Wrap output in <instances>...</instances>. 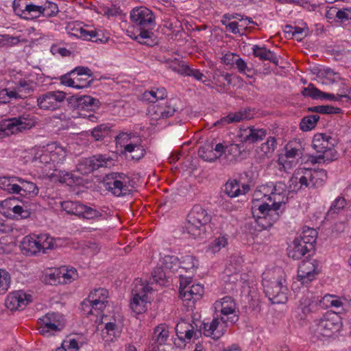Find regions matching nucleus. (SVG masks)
<instances>
[{
    "instance_id": "obj_9",
    "label": "nucleus",
    "mask_w": 351,
    "mask_h": 351,
    "mask_svg": "<svg viewBox=\"0 0 351 351\" xmlns=\"http://www.w3.org/2000/svg\"><path fill=\"white\" fill-rule=\"evenodd\" d=\"M116 141L123 147V152L127 158L139 160L145 156L146 151L139 136L132 132H121L116 137Z\"/></svg>"
},
{
    "instance_id": "obj_14",
    "label": "nucleus",
    "mask_w": 351,
    "mask_h": 351,
    "mask_svg": "<svg viewBox=\"0 0 351 351\" xmlns=\"http://www.w3.org/2000/svg\"><path fill=\"white\" fill-rule=\"evenodd\" d=\"M228 323L219 314L215 315L213 319L204 321L199 331L206 337H210L214 340L219 339L227 331Z\"/></svg>"
},
{
    "instance_id": "obj_63",
    "label": "nucleus",
    "mask_w": 351,
    "mask_h": 351,
    "mask_svg": "<svg viewBox=\"0 0 351 351\" xmlns=\"http://www.w3.org/2000/svg\"><path fill=\"white\" fill-rule=\"evenodd\" d=\"M108 297V291L104 288L95 289L88 295V300L90 302H97L100 300H107Z\"/></svg>"
},
{
    "instance_id": "obj_11",
    "label": "nucleus",
    "mask_w": 351,
    "mask_h": 351,
    "mask_svg": "<svg viewBox=\"0 0 351 351\" xmlns=\"http://www.w3.org/2000/svg\"><path fill=\"white\" fill-rule=\"evenodd\" d=\"M303 148L301 143L297 141H290L285 146V153L280 155L277 161L278 169L285 172H289L295 167L298 160L303 155Z\"/></svg>"
},
{
    "instance_id": "obj_61",
    "label": "nucleus",
    "mask_w": 351,
    "mask_h": 351,
    "mask_svg": "<svg viewBox=\"0 0 351 351\" xmlns=\"http://www.w3.org/2000/svg\"><path fill=\"white\" fill-rule=\"evenodd\" d=\"M11 283V276L8 271L0 269V295L5 293Z\"/></svg>"
},
{
    "instance_id": "obj_27",
    "label": "nucleus",
    "mask_w": 351,
    "mask_h": 351,
    "mask_svg": "<svg viewBox=\"0 0 351 351\" xmlns=\"http://www.w3.org/2000/svg\"><path fill=\"white\" fill-rule=\"evenodd\" d=\"M276 139L274 136H269L267 141L256 149L255 158L259 163L265 161V159L269 158L276 148Z\"/></svg>"
},
{
    "instance_id": "obj_55",
    "label": "nucleus",
    "mask_w": 351,
    "mask_h": 351,
    "mask_svg": "<svg viewBox=\"0 0 351 351\" xmlns=\"http://www.w3.org/2000/svg\"><path fill=\"white\" fill-rule=\"evenodd\" d=\"M308 111L323 114H339L341 110L330 105L315 106L308 108Z\"/></svg>"
},
{
    "instance_id": "obj_53",
    "label": "nucleus",
    "mask_w": 351,
    "mask_h": 351,
    "mask_svg": "<svg viewBox=\"0 0 351 351\" xmlns=\"http://www.w3.org/2000/svg\"><path fill=\"white\" fill-rule=\"evenodd\" d=\"M61 207L68 214L80 216L83 209V204L77 202L64 201L61 203Z\"/></svg>"
},
{
    "instance_id": "obj_54",
    "label": "nucleus",
    "mask_w": 351,
    "mask_h": 351,
    "mask_svg": "<svg viewBox=\"0 0 351 351\" xmlns=\"http://www.w3.org/2000/svg\"><path fill=\"white\" fill-rule=\"evenodd\" d=\"M103 335L106 334L107 340L111 341L116 339L121 335V330L115 322H108L106 324L105 328L102 330Z\"/></svg>"
},
{
    "instance_id": "obj_31",
    "label": "nucleus",
    "mask_w": 351,
    "mask_h": 351,
    "mask_svg": "<svg viewBox=\"0 0 351 351\" xmlns=\"http://www.w3.org/2000/svg\"><path fill=\"white\" fill-rule=\"evenodd\" d=\"M346 300L336 295L326 294L319 300V304L323 308H335L338 310L337 313L344 311V306Z\"/></svg>"
},
{
    "instance_id": "obj_26",
    "label": "nucleus",
    "mask_w": 351,
    "mask_h": 351,
    "mask_svg": "<svg viewBox=\"0 0 351 351\" xmlns=\"http://www.w3.org/2000/svg\"><path fill=\"white\" fill-rule=\"evenodd\" d=\"M204 293V287L199 283H193L191 287H189L185 291L181 292L179 295L183 302H185L186 306L188 307H193L195 302L199 300Z\"/></svg>"
},
{
    "instance_id": "obj_36",
    "label": "nucleus",
    "mask_w": 351,
    "mask_h": 351,
    "mask_svg": "<svg viewBox=\"0 0 351 351\" xmlns=\"http://www.w3.org/2000/svg\"><path fill=\"white\" fill-rule=\"evenodd\" d=\"M252 54L261 60H268L276 66L278 65L279 60L276 54L264 46L254 45Z\"/></svg>"
},
{
    "instance_id": "obj_22",
    "label": "nucleus",
    "mask_w": 351,
    "mask_h": 351,
    "mask_svg": "<svg viewBox=\"0 0 351 351\" xmlns=\"http://www.w3.org/2000/svg\"><path fill=\"white\" fill-rule=\"evenodd\" d=\"M319 274L317 262L304 261L300 265L298 270V278L302 284H308L311 282Z\"/></svg>"
},
{
    "instance_id": "obj_40",
    "label": "nucleus",
    "mask_w": 351,
    "mask_h": 351,
    "mask_svg": "<svg viewBox=\"0 0 351 351\" xmlns=\"http://www.w3.org/2000/svg\"><path fill=\"white\" fill-rule=\"evenodd\" d=\"M166 97V89L163 87H160L153 88L149 91H145L142 95V99L154 104L158 100H163Z\"/></svg>"
},
{
    "instance_id": "obj_15",
    "label": "nucleus",
    "mask_w": 351,
    "mask_h": 351,
    "mask_svg": "<svg viewBox=\"0 0 351 351\" xmlns=\"http://www.w3.org/2000/svg\"><path fill=\"white\" fill-rule=\"evenodd\" d=\"M215 315L219 314L227 322L234 324L239 320V311L234 300L226 296L214 304Z\"/></svg>"
},
{
    "instance_id": "obj_20",
    "label": "nucleus",
    "mask_w": 351,
    "mask_h": 351,
    "mask_svg": "<svg viewBox=\"0 0 351 351\" xmlns=\"http://www.w3.org/2000/svg\"><path fill=\"white\" fill-rule=\"evenodd\" d=\"M275 184L273 183L267 184L265 185L260 186L254 193L253 200L252 202V213L253 217L256 219H258L261 217V215H256L255 212V205H265L267 204V197L273 194L274 192Z\"/></svg>"
},
{
    "instance_id": "obj_5",
    "label": "nucleus",
    "mask_w": 351,
    "mask_h": 351,
    "mask_svg": "<svg viewBox=\"0 0 351 351\" xmlns=\"http://www.w3.org/2000/svg\"><path fill=\"white\" fill-rule=\"evenodd\" d=\"M342 327L341 317L339 313L330 311L315 319L310 325L309 330L313 337L322 340L336 335L341 330Z\"/></svg>"
},
{
    "instance_id": "obj_51",
    "label": "nucleus",
    "mask_w": 351,
    "mask_h": 351,
    "mask_svg": "<svg viewBox=\"0 0 351 351\" xmlns=\"http://www.w3.org/2000/svg\"><path fill=\"white\" fill-rule=\"evenodd\" d=\"M234 68L237 69L240 74L245 75L249 78H252L256 73L254 69L249 66L247 62L240 56L238 58Z\"/></svg>"
},
{
    "instance_id": "obj_43",
    "label": "nucleus",
    "mask_w": 351,
    "mask_h": 351,
    "mask_svg": "<svg viewBox=\"0 0 351 351\" xmlns=\"http://www.w3.org/2000/svg\"><path fill=\"white\" fill-rule=\"evenodd\" d=\"M317 237V232L314 228L304 227L299 237L302 241V243H305L309 248L315 249V243Z\"/></svg>"
},
{
    "instance_id": "obj_49",
    "label": "nucleus",
    "mask_w": 351,
    "mask_h": 351,
    "mask_svg": "<svg viewBox=\"0 0 351 351\" xmlns=\"http://www.w3.org/2000/svg\"><path fill=\"white\" fill-rule=\"evenodd\" d=\"M319 118L318 114H311L304 117L300 121V129L303 132L312 130L317 125Z\"/></svg>"
},
{
    "instance_id": "obj_29",
    "label": "nucleus",
    "mask_w": 351,
    "mask_h": 351,
    "mask_svg": "<svg viewBox=\"0 0 351 351\" xmlns=\"http://www.w3.org/2000/svg\"><path fill=\"white\" fill-rule=\"evenodd\" d=\"M298 311L300 319H305L311 314L317 313L319 311V307L317 301L304 297L300 299Z\"/></svg>"
},
{
    "instance_id": "obj_44",
    "label": "nucleus",
    "mask_w": 351,
    "mask_h": 351,
    "mask_svg": "<svg viewBox=\"0 0 351 351\" xmlns=\"http://www.w3.org/2000/svg\"><path fill=\"white\" fill-rule=\"evenodd\" d=\"M213 80L215 85L221 88L232 83L231 75L219 69L213 71Z\"/></svg>"
},
{
    "instance_id": "obj_42",
    "label": "nucleus",
    "mask_w": 351,
    "mask_h": 351,
    "mask_svg": "<svg viewBox=\"0 0 351 351\" xmlns=\"http://www.w3.org/2000/svg\"><path fill=\"white\" fill-rule=\"evenodd\" d=\"M49 145L53 150L51 153L52 164H62L66 156V149L56 142L50 143Z\"/></svg>"
},
{
    "instance_id": "obj_6",
    "label": "nucleus",
    "mask_w": 351,
    "mask_h": 351,
    "mask_svg": "<svg viewBox=\"0 0 351 351\" xmlns=\"http://www.w3.org/2000/svg\"><path fill=\"white\" fill-rule=\"evenodd\" d=\"M211 215L200 205H195L187 215L184 228L193 237L204 234L206 226L210 222Z\"/></svg>"
},
{
    "instance_id": "obj_17",
    "label": "nucleus",
    "mask_w": 351,
    "mask_h": 351,
    "mask_svg": "<svg viewBox=\"0 0 351 351\" xmlns=\"http://www.w3.org/2000/svg\"><path fill=\"white\" fill-rule=\"evenodd\" d=\"M111 162L112 160L106 155H95L80 160L77 165V170L82 175H87L100 167H107Z\"/></svg>"
},
{
    "instance_id": "obj_46",
    "label": "nucleus",
    "mask_w": 351,
    "mask_h": 351,
    "mask_svg": "<svg viewBox=\"0 0 351 351\" xmlns=\"http://www.w3.org/2000/svg\"><path fill=\"white\" fill-rule=\"evenodd\" d=\"M162 267L169 272H175L180 268V263L178 258L176 256L167 255L165 256L162 261Z\"/></svg>"
},
{
    "instance_id": "obj_56",
    "label": "nucleus",
    "mask_w": 351,
    "mask_h": 351,
    "mask_svg": "<svg viewBox=\"0 0 351 351\" xmlns=\"http://www.w3.org/2000/svg\"><path fill=\"white\" fill-rule=\"evenodd\" d=\"M228 237L227 234H221L216 238L208 246V249L213 252H219L228 245Z\"/></svg>"
},
{
    "instance_id": "obj_37",
    "label": "nucleus",
    "mask_w": 351,
    "mask_h": 351,
    "mask_svg": "<svg viewBox=\"0 0 351 351\" xmlns=\"http://www.w3.org/2000/svg\"><path fill=\"white\" fill-rule=\"evenodd\" d=\"M249 190L247 184H243L241 189L239 182L236 180H228L224 186V193L231 198L245 194Z\"/></svg>"
},
{
    "instance_id": "obj_52",
    "label": "nucleus",
    "mask_w": 351,
    "mask_h": 351,
    "mask_svg": "<svg viewBox=\"0 0 351 351\" xmlns=\"http://www.w3.org/2000/svg\"><path fill=\"white\" fill-rule=\"evenodd\" d=\"M60 276L58 279L59 284L71 283L77 277V271L74 268L67 269L62 267L60 269Z\"/></svg>"
},
{
    "instance_id": "obj_38",
    "label": "nucleus",
    "mask_w": 351,
    "mask_h": 351,
    "mask_svg": "<svg viewBox=\"0 0 351 351\" xmlns=\"http://www.w3.org/2000/svg\"><path fill=\"white\" fill-rule=\"evenodd\" d=\"M18 182L19 186L18 194L28 198L34 197L38 195L39 189L34 182L27 181L21 178H19Z\"/></svg>"
},
{
    "instance_id": "obj_3",
    "label": "nucleus",
    "mask_w": 351,
    "mask_h": 351,
    "mask_svg": "<svg viewBox=\"0 0 351 351\" xmlns=\"http://www.w3.org/2000/svg\"><path fill=\"white\" fill-rule=\"evenodd\" d=\"M327 172L323 169L298 168L290 178L289 187L298 191L322 186L327 180Z\"/></svg>"
},
{
    "instance_id": "obj_28",
    "label": "nucleus",
    "mask_w": 351,
    "mask_h": 351,
    "mask_svg": "<svg viewBox=\"0 0 351 351\" xmlns=\"http://www.w3.org/2000/svg\"><path fill=\"white\" fill-rule=\"evenodd\" d=\"M171 68L182 75L193 77L198 81H202L204 77V74L199 69L190 67L184 61L175 60L171 64Z\"/></svg>"
},
{
    "instance_id": "obj_30",
    "label": "nucleus",
    "mask_w": 351,
    "mask_h": 351,
    "mask_svg": "<svg viewBox=\"0 0 351 351\" xmlns=\"http://www.w3.org/2000/svg\"><path fill=\"white\" fill-rule=\"evenodd\" d=\"M266 135V130L250 126L241 130L240 137L245 143H254L263 140Z\"/></svg>"
},
{
    "instance_id": "obj_35",
    "label": "nucleus",
    "mask_w": 351,
    "mask_h": 351,
    "mask_svg": "<svg viewBox=\"0 0 351 351\" xmlns=\"http://www.w3.org/2000/svg\"><path fill=\"white\" fill-rule=\"evenodd\" d=\"M313 248H309L305 243H302V241L298 238H295L293 242V247L289 250L288 254L293 259H301L306 254L313 251Z\"/></svg>"
},
{
    "instance_id": "obj_47",
    "label": "nucleus",
    "mask_w": 351,
    "mask_h": 351,
    "mask_svg": "<svg viewBox=\"0 0 351 351\" xmlns=\"http://www.w3.org/2000/svg\"><path fill=\"white\" fill-rule=\"evenodd\" d=\"M317 76L323 79L322 83L326 84L337 82L341 79L339 73H336L329 68L319 70Z\"/></svg>"
},
{
    "instance_id": "obj_34",
    "label": "nucleus",
    "mask_w": 351,
    "mask_h": 351,
    "mask_svg": "<svg viewBox=\"0 0 351 351\" xmlns=\"http://www.w3.org/2000/svg\"><path fill=\"white\" fill-rule=\"evenodd\" d=\"M75 85L76 88H83L90 86L93 81V73L90 69L84 66L75 68Z\"/></svg>"
},
{
    "instance_id": "obj_59",
    "label": "nucleus",
    "mask_w": 351,
    "mask_h": 351,
    "mask_svg": "<svg viewBox=\"0 0 351 351\" xmlns=\"http://www.w3.org/2000/svg\"><path fill=\"white\" fill-rule=\"evenodd\" d=\"M180 268L184 270L191 271L195 270L197 268L199 262L193 256H185L182 258V261H180Z\"/></svg>"
},
{
    "instance_id": "obj_23",
    "label": "nucleus",
    "mask_w": 351,
    "mask_h": 351,
    "mask_svg": "<svg viewBox=\"0 0 351 351\" xmlns=\"http://www.w3.org/2000/svg\"><path fill=\"white\" fill-rule=\"evenodd\" d=\"M29 295L21 291L12 292L6 297L5 304L11 311L22 310L29 302Z\"/></svg>"
},
{
    "instance_id": "obj_13",
    "label": "nucleus",
    "mask_w": 351,
    "mask_h": 351,
    "mask_svg": "<svg viewBox=\"0 0 351 351\" xmlns=\"http://www.w3.org/2000/svg\"><path fill=\"white\" fill-rule=\"evenodd\" d=\"M37 325L40 334L49 337L63 328V317L58 313H47L38 319Z\"/></svg>"
},
{
    "instance_id": "obj_32",
    "label": "nucleus",
    "mask_w": 351,
    "mask_h": 351,
    "mask_svg": "<svg viewBox=\"0 0 351 351\" xmlns=\"http://www.w3.org/2000/svg\"><path fill=\"white\" fill-rule=\"evenodd\" d=\"M169 337L168 327L165 324H160L154 328L152 340L147 347H156L165 345Z\"/></svg>"
},
{
    "instance_id": "obj_10",
    "label": "nucleus",
    "mask_w": 351,
    "mask_h": 351,
    "mask_svg": "<svg viewBox=\"0 0 351 351\" xmlns=\"http://www.w3.org/2000/svg\"><path fill=\"white\" fill-rule=\"evenodd\" d=\"M152 288L145 284L141 280L136 279L134 287L132 291V298L130 300V308L136 315L145 313L147 309V293L151 292Z\"/></svg>"
},
{
    "instance_id": "obj_41",
    "label": "nucleus",
    "mask_w": 351,
    "mask_h": 351,
    "mask_svg": "<svg viewBox=\"0 0 351 351\" xmlns=\"http://www.w3.org/2000/svg\"><path fill=\"white\" fill-rule=\"evenodd\" d=\"M19 177H0V189L11 194H18Z\"/></svg>"
},
{
    "instance_id": "obj_16",
    "label": "nucleus",
    "mask_w": 351,
    "mask_h": 351,
    "mask_svg": "<svg viewBox=\"0 0 351 351\" xmlns=\"http://www.w3.org/2000/svg\"><path fill=\"white\" fill-rule=\"evenodd\" d=\"M176 102V100L170 99L165 102L151 104L148 108L147 114L155 121L171 117L178 111Z\"/></svg>"
},
{
    "instance_id": "obj_21",
    "label": "nucleus",
    "mask_w": 351,
    "mask_h": 351,
    "mask_svg": "<svg viewBox=\"0 0 351 351\" xmlns=\"http://www.w3.org/2000/svg\"><path fill=\"white\" fill-rule=\"evenodd\" d=\"M14 99H25L33 95L36 83L27 78H20L14 82V86L11 87Z\"/></svg>"
},
{
    "instance_id": "obj_48",
    "label": "nucleus",
    "mask_w": 351,
    "mask_h": 351,
    "mask_svg": "<svg viewBox=\"0 0 351 351\" xmlns=\"http://www.w3.org/2000/svg\"><path fill=\"white\" fill-rule=\"evenodd\" d=\"M198 155L204 161L210 162H214L219 158V156L214 152L213 147L210 144L201 147L198 150Z\"/></svg>"
},
{
    "instance_id": "obj_2",
    "label": "nucleus",
    "mask_w": 351,
    "mask_h": 351,
    "mask_svg": "<svg viewBox=\"0 0 351 351\" xmlns=\"http://www.w3.org/2000/svg\"><path fill=\"white\" fill-rule=\"evenodd\" d=\"M131 20L139 27L140 33L135 36L139 43L153 46L157 43L152 29L155 26V16L152 11L146 7L134 8L130 13Z\"/></svg>"
},
{
    "instance_id": "obj_62",
    "label": "nucleus",
    "mask_w": 351,
    "mask_h": 351,
    "mask_svg": "<svg viewBox=\"0 0 351 351\" xmlns=\"http://www.w3.org/2000/svg\"><path fill=\"white\" fill-rule=\"evenodd\" d=\"M39 243L40 250L43 253L46 252L47 250H51L54 245V239L47 234H38Z\"/></svg>"
},
{
    "instance_id": "obj_58",
    "label": "nucleus",
    "mask_w": 351,
    "mask_h": 351,
    "mask_svg": "<svg viewBox=\"0 0 351 351\" xmlns=\"http://www.w3.org/2000/svg\"><path fill=\"white\" fill-rule=\"evenodd\" d=\"M29 3L28 0H14L13 1V10L14 13L25 19Z\"/></svg>"
},
{
    "instance_id": "obj_60",
    "label": "nucleus",
    "mask_w": 351,
    "mask_h": 351,
    "mask_svg": "<svg viewBox=\"0 0 351 351\" xmlns=\"http://www.w3.org/2000/svg\"><path fill=\"white\" fill-rule=\"evenodd\" d=\"M55 171L56 173H54V176L58 178L60 182L65 183L69 186L76 183L75 177L72 173L66 171H58L57 169Z\"/></svg>"
},
{
    "instance_id": "obj_24",
    "label": "nucleus",
    "mask_w": 351,
    "mask_h": 351,
    "mask_svg": "<svg viewBox=\"0 0 351 351\" xmlns=\"http://www.w3.org/2000/svg\"><path fill=\"white\" fill-rule=\"evenodd\" d=\"M176 332L178 339L182 343L185 341H191L193 337L198 339L201 336V331H199V330H195L194 326L184 320H182L177 324Z\"/></svg>"
},
{
    "instance_id": "obj_8",
    "label": "nucleus",
    "mask_w": 351,
    "mask_h": 351,
    "mask_svg": "<svg viewBox=\"0 0 351 351\" xmlns=\"http://www.w3.org/2000/svg\"><path fill=\"white\" fill-rule=\"evenodd\" d=\"M36 123L35 116L25 112L18 117L3 119L0 121V138L29 130Z\"/></svg>"
},
{
    "instance_id": "obj_19",
    "label": "nucleus",
    "mask_w": 351,
    "mask_h": 351,
    "mask_svg": "<svg viewBox=\"0 0 351 351\" xmlns=\"http://www.w3.org/2000/svg\"><path fill=\"white\" fill-rule=\"evenodd\" d=\"M12 206L11 199H5L3 201L1 202L2 208L8 209L7 211H3V213L7 217L15 218L16 219L28 218L33 210L32 208V205L27 202H23L22 205Z\"/></svg>"
},
{
    "instance_id": "obj_25",
    "label": "nucleus",
    "mask_w": 351,
    "mask_h": 351,
    "mask_svg": "<svg viewBox=\"0 0 351 351\" xmlns=\"http://www.w3.org/2000/svg\"><path fill=\"white\" fill-rule=\"evenodd\" d=\"M254 112L250 108L241 109L238 112H230L215 122V126H225L230 123H238L245 119L253 118Z\"/></svg>"
},
{
    "instance_id": "obj_1",
    "label": "nucleus",
    "mask_w": 351,
    "mask_h": 351,
    "mask_svg": "<svg viewBox=\"0 0 351 351\" xmlns=\"http://www.w3.org/2000/svg\"><path fill=\"white\" fill-rule=\"evenodd\" d=\"M274 192L267 197L268 203L265 205H255L256 215H261L258 219H256L259 230L271 227L280 218L282 210L281 207L288 199L287 195V186L285 183L279 182L275 184Z\"/></svg>"
},
{
    "instance_id": "obj_18",
    "label": "nucleus",
    "mask_w": 351,
    "mask_h": 351,
    "mask_svg": "<svg viewBox=\"0 0 351 351\" xmlns=\"http://www.w3.org/2000/svg\"><path fill=\"white\" fill-rule=\"evenodd\" d=\"M65 97L62 91H49L37 98V104L40 109L54 110L60 106Z\"/></svg>"
},
{
    "instance_id": "obj_39",
    "label": "nucleus",
    "mask_w": 351,
    "mask_h": 351,
    "mask_svg": "<svg viewBox=\"0 0 351 351\" xmlns=\"http://www.w3.org/2000/svg\"><path fill=\"white\" fill-rule=\"evenodd\" d=\"M21 243L23 250L31 254H35L41 251L38 235L34 234L26 236L23 238Z\"/></svg>"
},
{
    "instance_id": "obj_7",
    "label": "nucleus",
    "mask_w": 351,
    "mask_h": 351,
    "mask_svg": "<svg viewBox=\"0 0 351 351\" xmlns=\"http://www.w3.org/2000/svg\"><path fill=\"white\" fill-rule=\"evenodd\" d=\"M337 144L336 138L325 133H317L314 135L312 141V147L321 154L316 158V162H328L334 160L337 157V151L335 149Z\"/></svg>"
},
{
    "instance_id": "obj_57",
    "label": "nucleus",
    "mask_w": 351,
    "mask_h": 351,
    "mask_svg": "<svg viewBox=\"0 0 351 351\" xmlns=\"http://www.w3.org/2000/svg\"><path fill=\"white\" fill-rule=\"evenodd\" d=\"M76 32L79 34H77L80 38L87 40H97V32L93 28H89L88 26L80 27L76 29Z\"/></svg>"
},
{
    "instance_id": "obj_4",
    "label": "nucleus",
    "mask_w": 351,
    "mask_h": 351,
    "mask_svg": "<svg viewBox=\"0 0 351 351\" xmlns=\"http://www.w3.org/2000/svg\"><path fill=\"white\" fill-rule=\"evenodd\" d=\"M264 291L274 304H284L288 299V287L285 272L278 269L263 274Z\"/></svg>"
},
{
    "instance_id": "obj_33",
    "label": "nucleus",
    "mask_w": 351,
    "mask_h": 351,
    "mask_svg": "<svg viewBox=\"0 0 351 351\" xmlns=\"http://www.w3.org/2000/svg\"><path fill=\"white\" fill-rule=\"evenodd\" d=\"M73 106L80 111H94L99 106V101L89 95H82L75 98Z\"/></svg>"
},
{
    "instance_id": "obj_45",
    "label": "nucleus",
    "mask_w": 351,
    "mask_h": 351,
    "mask_svg": "<svg viewBox=\"0 0 351 351\" xmlns=\"http://www.w3.org/2000/svg\"><path fill=\"white\" fill-rule=\"evenodd\" d=\"M53 152L49 144L43 148L38 149L35 153L34 160L44 165L52 163L51 153Z\"/></svg>"
},
{
    "instance_id": "obj_50",
    "label": "nucleus",
    "mask_w": 351,
    "mask_h": 351,
    "mask_svg": "<svg viewBox=\"0 0 351 351\" xmlns=\"http://www.w3.org/2000/svg\"><path fill=\"white\" fill-rule=\"evenodd\" d=\"M42 16L52 18L58 15L59 8L58 5L51 1L45 0L41 3Z\"/></svg>"
},
{
    "instance_id": "obj_64",
    "label": "nucleus",
    "mask_w": 351,
    "mask_h": 351,
    "mask_svg": "<svg viewBox=\"0 0 351 351\" xmlns=\"http://www.w3.org/2000/svg\"><path fill=\"white\" fill-rule=\"evenodd\" d=\"M42 16L41 4L36 5L34 3L29 2L27 11L26 12L25 19H37Z\"/></svg>"
},
{
    "instance_id": "obj_12",
    "label": "nucleus",
    "mask_w": 351,
    "mask_h": 351,
    "mask_svg": "<svg viewBox=\"0 0 351 351\" xmlns=\"http://www.w3.org/2000/svg\"><path fill=\"white\" fill-rule=\"evenodd\" d=\"M129 184L130 178L123 173L112 172L107 174L104 180L106 189L117 197L129 194Z\"/></svg>"
}]
</instances>
